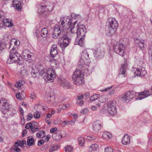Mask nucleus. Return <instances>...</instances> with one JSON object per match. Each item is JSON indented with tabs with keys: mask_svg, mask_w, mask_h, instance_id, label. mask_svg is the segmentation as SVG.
Here are the masks:
<instances>
[{
	"mask_svg": "<svg viewBox=\"0 0 152 152\" xmlns=\"http://www.w3.org/2000/svg\"><path fill=\"white\" fill-rule=\"evenodd\" d=\"M150 95V94L149 91H144L139 93L138 96L136 99L137 100H141L149 96Z\"/></svg>",
	"mask_w": 152,
	"mask_h": 152,
	"instance_id": "19",
	"label": "nucleus"
},
{
	"mask_svg": "<svg viewBox=\"0 0 152 152\" xmlns=\"http://www.w3.org/2000/svg\"><path fill=\"white\" fill-rule=\"evenodd\" d=\"M38 69L36 68H33L31 71V75L33 77L35 78L39 75L41 76V70L39 72Z\"/></svg>",
	"mask_w": 152,
	"mask_h": 152,
	"instance_id": "28",
	"label": "nucleus"
},
{
	"mask_svg": "<svg viewBox=\"0 0 152 152\" xmlns=\"http://www.w3.org/2000/svg\"><path fill=\"white\" fill-rule=\"evenodd\" d=\"M54 31L52 34V37L54 39L59 38L58 44L62 48L64 49L69 45L70 39L67 37L66 33L67 32L63 31L60 28L59 26H55L54 28Z\"/></svg>",
	"mask_w": 152,
	"mask_h": 152,
	"instance_id": "1",
	"label": "nucleus"
},
{
	"mask_svg": "<svg viewBox=\"0 0 152 152\" xmlns=\"http://www.w3.org/2000/svg\"><path fill=\"white\" fill-rule=\"evenodd\" d=\"M45 133L43 130H40L36 133L37 137L38 139L42 138L45 136Z\"/></svg>",
	"mask_w": 152,
	"mask_h": 152,
	"instance_id": "32",
	"label": "nucleus"
},
{
	"mask_svg": "<svg viewBox=\"0 0 152 152\" xmlns=\"http://www.w3.org/2000/svg\"><path fill=\"white\" fill-rule=\"evenodd\" d=\"M99 149L98 145L96 144H92L88 148L89 152H94Z\"/></svg>",
	"mask_w": 152,
	"mask_h": 152,
	"instance_id": "31",
	"label": "nucleus"
},
{
	"mask_svg": "<svg viewBox=\"0 0 152 152\" xmlns=\"http://www.w3.org/2000/svg\"><path fill=\"white\" fill-rule=\"evenodd\" d=\"M61 120L60 119H58L57 121H55L54 122V124H58L61 123Z\"/></svg>",
	"mask_w": 152,
	"mask_h": 152,
	"instance_id": "61",
	"label": "nucleus"
},
{
	"mask_svg": "<svg viewBox=\"0 0 152 152\" xmlns=\"http://www.w3.org/2000/svg\"><path fill=\"white\" fill-rule=\"evenodd\" d=\"M57 82L58 84L65 88H69L70 87L69 83L63 77L58 78Z\"/></svg>",
	"mask_w": 152,
	"mask_h": 152,
	"instance_id": "14",
	"label": "nucleus"
},
{
	"mask_svg": "<svg viewBox=\"0 0 152 152\" xmlns=\"http://www.w3.org/2000/svg\"><path fill=\"white\" fill-rule=\"evenodd\" d=\"M79 144L81 146L84 145V139L82 137H80L78 138Z\"/></svg>",
	"mask_w": 152,
	"mask_h": 152,
	"instance_id": "42",
	"label": "nucleus"
},
{
	"mask_svg": "<svg viewBox=\"0 0 152 152\" xmlns=\"http://www.w3.org/2000/svg\"><path fill=\"white\" fill-rule=\"evenodd\" d=\"M130 136L127 134H125L122 139L121 142L123 145H126L130 143Z\"/></svg>",
	"mask_w": 152,
	"mask_h": 152,
	"instance_id": "21",
	"label": "nucleus"
},
{
	"mask_svg": "<svg viewBox=\"0 0 152 152\" xmlns=\"http://www.w3.org/2000/svg\"><path fill=\"white\" fill-rule=\"evenodd\" d=\"M99 97V95L95 94L92 95L90 98V100L91 101H94L96 100Z\"/></svg>",
	"mask_w": 152,
	"mask_h": 152,
	"instance_id": "43",
	"label": "nucleus"
},
{
	"mask_svg": "<svg viewBox=\"0 0 152 152\" xmlns=\"http://www.w3.org/2000/svg\"><path fill=\"white\" fill-rule=\"evenodd\" d=\"M34 139L32 137H28L27 140V144L29 146L32 145L34 143Z\"/></svg>",
	"mask_w": 152,
	"mask_h": 152,
	"instance_id": "35",
	"label": "nucleus"
},
{
	"mask_svg": "<svg viewBox=\"0 0 152 152\" xmlns=\"http://www.w3.org/2000/svg\"><path fill=\"white\" fill-rule=\"evenodd\" d=\"M30 97L32 99H34L36 98V96L34 93H32L30 95Z\"/></svg>",
	"mask_w": 152,
	"mask_h": 152,
	"instance_id": "58",
	"label": "nucleus"
},
{
	"mask_svg": "<svg viewBox=\"0 0 152 152\" xmlns=\"http://www.w3.org/2000/svg\"><path fill=\"white\" fill-rule=\"evenodd\" d=\"M33 117V115L31 113H29L27 116L26 120L27 121L31 120L32 118Z\"/></svg>",
	"mask_w": 152,
	"mask_h": 152,
	"instance_id": "51",
	"label": "nucleus"
},
{
	"mask_svg": "<svg viewBox=\"0 0 152 152\" xmlns=\"http://www.w3.org/2000/svg\"><path fill=\"white\" fill-rule=\"evenodd\" d=\"M148 53L152 57V44L149 47Z\"/></svg>",
	"mask_w": 152,
	"mask_h": 152,
	"instance_id": "55",
	"label": "nucleus"
},
{
	"mask_svg": "<svg viewBox=\"0 0 152 152\" xmlns=\"http://www.w3.org/2000/svg\"><path fill=\"white\" fill-rule=\"evenodd\" d=\"M2 20H3L2 22L3 23V25H4L5 26L11 27L13 26L12 23L10 19L7 18L4 19H3Z\"/></svg>",
	"mask_w": 152,
	"mask_h": 152,
	"instance_id": "29",
	"label": "nucleus"
},
{
	"mask_svg": "<svg viewBox=\"0 0 152 152\" xmlns=\"http://www.w3.org/2000/svg\"><path fill=\"white\" fill-rule=\"evenodd\" d=\"M106 31L107 34L111 36L114 34L118 26V24L116 20L112 17L109 18L106 23Z\"/></svg>",
	"mask_w": 152,
	"mask_h": 152,
	"instance_id": "3",
	"label": "nucleus"
},
{
	"mask_svg": "<svg viewBox=\"0 0 152 152\" xmlns=\"http://www.w3.org/2000/svg\"><path fill=\"white\" fill-rule=\"evenodd\" d=\"M115 92V90L112 89L110 90L109 92V94L110 95H113Z\"/></svg>",
	"mask_w": 152,
	"mask_h": 152,
	"instance_id": "59",
	"label": "nucleus"
},
{
	"mask_svg": "<svg viewBox=\"0 0 152 152\" xmlns=\"http://www.w3.org/2000/svg\"><path fill=\"white\" fill-rule=\"evenodd\" d=\"M27 133V131L26 129H24L23 132H22V136L23 137Z\"/></svg>",
	"mask_w": 152,
	"mask_h": 152,
	"instance_id": "64",
	"label": "nucleus"
},
{
	"mask_svg": "<svg viewBox=\"0 0 152 152\" xmlns=\"http://www.w3.org/2000/svg\"><path fill=\"white\" fill-rule=\"evenodd\" d=\"M24 83V82L23 81L20 80L16 83L15 86L17 88H19L22 86Z\"/></svg>",
	"mask_w": 152,
	"mask_h": 152,
	"instance_id": "39",
	"label": "nucleus"
},
{
	"mask_svg": "<svg viewBox=\"0 0 152 152\" xmlns=\"http://www.w3.org/2000/svg\"><path fill=\"white\" fill-rule=\"evenodd\" d=\"M137 93L133 91H129L124 93L120 96V99L122 102L128 103L132 100L135 97Z\"/></svg>",
	"mask_w": 152,
	"mask_h": 152,
	"instance_id": "9",
	"label": "nucleus"
},
{
	"mask_svg": "<svg viewBox=\"0 0 152 152\" xmlns=\"http://www.w3.org/2000/svg\"><path fill=\"white\" fill-rule=\"evenodd\" d=\"M115 104L116 102L115 101H110L107 104V113L111 115H115L117 114V109L115 106Z\"/></svg>",
	"mask_w": 152,
	"mask_h": 152,
	"instance_id": "10",
	"label": "nucleus"
},
{
	"mask_svg": "<svg viewBox=\"0 0 152 152\" xmlns=\"http://www.w3.org/2000/svg\"><path fill=\"white\" fill-rule=\"evenodd\" d=\"M29 53V51L27 50H25L23 51L22 53V56L23 58H24L25 59H26V55Z\"/></svg>",
	"mask_w": 152,
	"mask_h": 152,
	"instance_id": "45",
	"label": "nucleus"
},
{
	"mask_svg": "<svg viewBox=\"0 0 152 152\" xmlns=\"http://www.w3.org/2000/svg\"><path fill=\"white\" fill-rule=\"evenodd\" d=\"M0 103L2 104V109L8 110L10 109V106L8 102L5 101H3V100L1 101Z\"/></svg>",
	"mask_w": 152,
	"mask_h": 152,
	"instance_id": "33",
	"label": "nucleus"
},
{
	"mask_svg": "<svg viewBox=\"0 0 152 152\" xmlns=\"http://www.w3.org/2000/svg\"><path fill=\"white\" fill-rule=\"evenodd\" d=\"M33 125L32 124L30 123H28L26 125V129H31V127L32 126H33Z\"/></svg>",
	"mask_w": 152,
	"mask_h": 152,
	"instance_id": "52",
	"label": "nucleus"
},
{
	"mask_svg": "<svg viewBox=\"0 0 152 152\" xmlns=\"http://www.w3.org/2000/svg\"><path fill=\"white\" fill-rule=\"evenodd\" d=\"M88 109L87 108H85L80 111V113H82L85 114L88 112Z\"/></svg>",
	"mask_w": 152,
	"mask_h": 152,
	"instance_id": "60",
	"label": "nucleus"
},
{
	"mask_svg": "<svg viewBox=\"0 0 152 152\" xmlns=\"http://www.w3.org/2000/svg\"><path fill=\"white\" fill-rule=\"evenodd\" d=\"M104 152H113V150L111 147L108 146L105 148Z\"/></svg>",
	"mask_w": 152,
	"mask_h": 152,
	"instance_id": "44",
	"label": "nucleus"
},
{
	"mask_svg": "<svg viewBox=\"0 0 152 152\" xmlns=\"http://www.w3.org/2000/svg\"><path fill=\"white\" fill-rule=\"evenodd\" d=\"M134 41L135 45L138 46L140 50H143L144 49L145 45V41L144 40L136 38L134 39Z\"/></svg>",
	"mask_w": 152,
	"mask_h": 152,
	"instance_id": "17",
	"label": "nucleus"
},
{
	"mask_svg": "<svg viewBox=\"0 0 152 152\" xmlns=\"http://www.w3.org/2000/svg\"><path fill=\"white\" fill-rule=\"evenodd\" d=\"M69 122L68 121H63L61 124V126L62 127H64L66 125H68L69 124Z\"/></svg>",
	"mask_w": 152,
	"mask_h": 152,
	"instance_id": "47",
	"label": "nucleus"
},
{
	"mask_svg": "<svg viewBox=\"0 0 152 152\" xmlns=\"http://www.w3.org/2000/svg\"><path fill=\"white\" fill-rule=\"evenodd\" d=\"M71 19L73 20L72 24V26H74L77 22L79 23L82 21V18L80 15L71 13Z\"/></svg>",
	"mask_w": 152,
	"mask_h": 152,
	"instance_id": "13",
	"label": "nucleus"
},
{
	"mask_svg": "<svg viewBox=\"0 0 152 152\" xmlns=\"http://www.w3.org/2000/svg\"><path fill=\"white\" fill-rule=\"evenodd\" d=\"M86 138L87 140L92 141L95 140L96 139L95 137H92V136H88Z\"/></svg>",
	"mask_w": 152,
	"mask_h": 152,
	"instance_id": "53",
	"label": "nucleus"
},
{
	"mask_svg": "<svg viewBox=\"0 0 152 152\" xmlns=\"http://www.w3.org/2000/svg\"><path fill=\"white\" fill-rule=\"evenodd\" d=\"M20 146H23L24 145L26 144V141L22 140L21 141L18 140Z\"/></svg>",
	"mask_w": 152,
	"mask_h": 152,
	"instance_id": "49",
	"label": "nucleus"
},
{
	"mask_svg": "<svg viewBox=\"0 0 152 152\" xmlns=\"http://www.w3.org/2000/svg\"><path fill=\"white\" fill-rule=\"evenodd\" d=\"M102 123L99 120H96L92 124L93 130L95 132H98L101 129L102 127Z\"/></svg>",
	"mask_w": 152,
	"mask_h": 152,
	"instance_id": "16",
	"label": "nucleus"
},
{
	"mask_svg": "<svg viewBox=\"0 0 152 152\" xmlns=\"http://www.w3.org/2000/svg\"><path fill=\"white\" fill-rule=\"evenodd\" d=\"M102 136L104 139L107 140L110 139L112 137L111 133L107 132H104L102 134Z\"/></svg>",
	"mask_w": 152,
	"mask_h": 152,
	"instance_id": "30",
	"label": "nucleus"
},
{
	"mask_svg": "<svg viewBox=\"0 0 152 152\" xmlns=\"http://www.w3.org/2000/svg\"><path fill=\"white\" fill-rule=\"evenodd\" d=\"M31 132L33 133L40 130V129L38 126H35L34 125L32 126L31 128Z\"/></svg>",
	"mask_w": 152,
	"mask_h": 152,
	"instance_id": "40",
	"label": "nucleus"
},
{
	"mask_svg": "<svg viewBox=\"0 0 152 152\" xmlns=\"http://www.w3.org/2000/svg\"><path fill=\"white\" fill-rule=\"evenodd\" d=\"M20 43L18 39H13L11 40L9 49L11 47H12V49L10 52L9 58L7 62V64L17 63L18 64H20V56L19 53L16 52V50L17 46Z\"/></svg>",
	"mask_w": 152,
	"mask_h": 152,
	"instance_id": "2",
	"label": "nucleus"
},
{
	"mask_svg": "<svg viewBox=\"0 0 152 152\" xmlns=\"http://www.w3.org/2000/svg\"><path fill=\"white\" fill-rule=\"evenodd\" d=\"M125 47L122 43H117L113 47L114 51L122 56H124L125 54Z\"/></svg>",
	"mask_w": 152,
	"mask_h": 152,
	"instance_id": "11",
	"label": "nucleus"
},
{
	"mask_svg": "<svg viewBox=\"0 0 152 152\" xmlns=\"http://www.w3.org/2000/svg\"><path fill=\"white\" fill-rule=\"evenodd\" d=\"M128 65L127 64V61L126 59H125L124 63V64L122 65L121 68L120 69L119 74L123 75L124 77L125 76V75L126 69L127 68Z\"/></svg>",
	"mask_w": 152,
	"mask_h": 152,
	"instance_id": "22",
	"label": "nucleus"
},
{
	"mask_svg": "<svg viewBox=\"0 0 152 152\" xmlns=\"http://www.w3.org/2000/svg\"><path fill=\"white\" fill-rule=\"evenodd\" d=\"M73 20L70 19L68 16H62L60 18V20L58 22L59 27L61 30L67 32V30L70 29L72 27Z\"/></svg>",
	"mask_w": 152,
	"mask_h": 152,
	"instance_id": "5",
	"label": "nucleus"
},
{
	"mask_svg": "<svg viewBox=\"0 0 152 152\" xmlns=\"http://www.w3.org/2000/svg\"><path fill=\"white\" fill-rule=\"evenodd\" d=\"M40 74L41 76L44 78L46 77L50 82H53L54 79L56 77V74L54 70L51 68H48L47 70L42 69Z\"/></svg>",
	"mask_w": 152,
	"mask_h": 152,
	"instance_id": "8",
	"label": "nucleus"
},
{
	"mask_svg": "<svg viewBox=\"0 0 152 152\" xmlns=\"http://www.w3.org/2000/svg\"><path fill=\"white\" fill-rule=\"evenodd\" d=\"M14 7L18 11H20L22 9L21 3L19 1L13 0L12 1Z\"/></svg>",
	"mask_w": 152,
	"mask_h": 152,
	"instance_id": "25",
	"label": "nucleus"
},
{
	"mask_svg": "<svg viewBox=\"0 0 152 152\" xmlns=\"http://www.w3.org/2000/svg\"><path fill=\"white\" fill-rule=\"evenodd\" d=\"M147 74V72L144 67H140L135 69L134 74L135 75L142 77L145 76Z\"/></svg>",
	"mask_w": 152,
	"mask_h": 152,
	"instance_id": "12",
	"label": "nucleus"
},
{
	"mask_svg": "<svg viewBox=\"0 0 152 152\" xmlns=\"http://www.w3.org/2000/svg\"><path fill=\"white\" fill-rule=\"evenodd\" d=\"M57 130V129L56 127L52 128L50 130V132L53 133L55 132H56Z\"/></svg>",
	"mask_w": 152,
	"mask_h": 152,
	"instance_id": "57",
	"label": "nucleus"
},
{
	"mask_svg": "<svg viewBox=\"0 0 152 152\" xmlns=\"http://www.w3.org/2000/svg\"><path fill=\"white\" fill-rule=\"evenodd\" d=\"M34 117L36 118H38L40 117V114L39 112H35L34 114Z\"/></svg>",
	"mask_w": 152,
	"mask_h": 152,
	"instance_id": "48",
	"label": "nucleus"
},
{
	"mask_svg": "<svg viewBox=\"0 0 152 152\" xmlns=\"http://www.w3.org/2000/svg\"><path fill=\"white\" fill-rule=\"evenodd\" d=\"M75 42V45H78L81 47H83L84 43V36H77Z\"/></svg>",
	"mask_w": 152,
	"mask_h": 152,
	"instance_id": "20",
	"label": "nucleus"
},
{
	"mask_svg": "<svg viewBox=\"0 0 152 152\" xmlns=\"http://www.w3.org/2000/svg\"><path fill=\"white\" fill-rule=\"evenodd\" d=\"M6 43L4 41H0V50H3L6 47Z\"/></svg>",
	"mask_w": 152,
	"mask_h": 152,
	"instance_id": "41",
	"label": "nucleus"
},
{
	"mask_svg": "<svg viewBox=\"0 0 152 152\" xmlns=\"http://www.w3.org/2000/svg\"><path fill=\"white\" fill-rule=\"evenodd\" d=\"M26 59H25L26 60H30L31 58V56L29 54V52L28 53V54L26 55Z\"/></svg>",
	"mask_w": 152,
	"mask_h": 152,
	"instance_id": "56",
	"label": "nucleus"
},
{
	"mask_svg": "<svg viewBox=\"0 0 152 152\" xmlns=\"http://www.w3.org/2000/svg\"><path fill=\"white\" fill-rule=\"evenodd\" d=\"M16 98L18 99H21V96L20 95V93H17L16 94Z\"/></svg>",
	"mask_w": 152,
	"mask_h": 152,
	"instance_id": "63",
	"label": "nucleus"
},
{
	"mask_svg": "<svg viewBox=\"0 0 152 152\" xmlns=\"http://www.w3.org/2000/svg\"><path fill=\"white\" fill-rule=\"evenodd\" d=\"M48 34V30L47 28H45L42 29L41 31V36L44 38L47 36Z\"/></svg>",
	"mask_w": 152,
	"mask_h": 152,
	"instance_id": "34",
	"label": "nucleus"
},
{
	"mask_svg": "<svg viewBox=\"0 0 152 152\" xmlns=\"http://www.w3.org/2000/svg\"><path fill=\"white\" fill-rule=\"evenodd\" d=\"M84 70L83 69H77L74 72L72 77V79H75L76 78L84 76Z\"/></svg>",
	"mask_w": 152,
	"mask_h": 152,
	"instance_id": "18",
	"label": "nucleus"
},
{
	"mask_svg": "<svg viewBox=\"0 0 152 152\" xmlns=\"http://www.w3.org/2000/svg\"><path fill=\"white\" fill-rule=\"evenodd\" d=\"M93 51L92 49H87L84 50L81 54L79 61L80 63V65L78 66L79 67L83 65V66L86 63H89L90 62V59L92 57Z\"/></svg>",
	"mask_w": 152,
	"mask_h": 152,
	"instance_id": "4",
	"label": "nucleus"
},
{
	"mask_svg": "<svg viewBox=\"0 0 152 152\" xmlns=\"http://www.w3.org/2000/svg\"><path fill=\"white\" fill-rule=\"evenodd\" d=\"M104 49L98 48L94 53V57L97 59H99L103 58L104 55Z\"/></svg>",
	"mask_w": 152,
	"mask_h": 152,
	"instance_id": "15",
	"label": "nucleus"
},
{
	"mask_svg": "<svg viewBox=\"0 0 152 152\" xmlns=\"http://www.w3.org/2000/svg\"><path fill=\"white\" fill-rule=\"evenodd\" d=\"M4 12L3 11H0V29L3 26V23H2V20L1 19L2 17H4Z\"/></svg>",
	"mask_w": 152,
	"mask_h": 152,
	"instance_id": "38",
	"label": "nucleus"
},
{
	"mask_svg": "<svg viewBox=\"0 0 152 152\" xmlns=\"http://www.w3.org/2000/svg\"><path fill=\"white\" fill-rule=\"evenodd\" d=\"M77 103L80 106H82L84 104V101L82 100H77Z\"/></svg>",
	"mask_w": 152,
	"mask_h": 152,
	"instance_id": "50",
	"label": "nucleus"
},
{
	"mask_svg": "<svg viewBox=\"0 0 152 152\" xmlns=\"http://www.w3.org/2000/svg\"><path fill=\"white\" fill-rule=\"evenodd\" d=\"M72 34H73L75 36L85 37L86 32L85 26L83 24H78L77 27L72 26L70 29Z\"/></svg>",
	"mask_w": 152,
	"mask_h": 152,
	"instance_id": "7",
	"label": "nucleus"
},
{
	"mask_svg": "<svg viewBox=\"0 0 152 152\" xmlns=\"http://www.w3.org/2000/svg\"><path fill=\"white\" fill-rule=\"evenodd\" d=\"M65 136H63L59 132H56L53 133L52 135L53 139L55 141H59Z\"/></svg>",
	"mask_w": 152,
	"mask_h": 152,
	"instance_id": "24",
	"label": "nucleus"
},
{
	"mask_svg": "<svg viewBox=\"0 0 152 152\" xmlns=\"http://www.w3.org/2000/svg\"><path fill=\"white\" fill-rule=\"evenodd\" d=\"M44 142L45 141L44 140H41L38 141V145L39 146H41V145L43 144Z\"/></svg>",
	"mask_w": 152,
	"mask_h": 152,
	"instance_id": "54",
	"label": "nucleus"
},
{
	"mask_svg": "<svg viewBox=\"0 0 152 152\" xmlns=\"http://www.w3.org/2000/svg\"><path fill=\"white\" fill-rule=\"evenodd\" d=\"M58 54L57 51V46L56 45H53L52 47L50 52V55L51 57H54Z\"/></svg>",
	"mask_w": 152,
	"mask_h": 152,
	"instance_id": "27",
	"label": "nucleus"
},
{
	"mask_svg": "<svg viewBox=\"0 0 152 152\" xmlns=\"http://www.w3.org/2000/svg\"><path fill=\"white\" fill-rule=\"evenodd\" d=\"M59 107L63 110H66V107L65 104L60 105L59 106Z\"/></svg>",
	"mask_w": 152,
	"mask_h": 152,
	"instance_id": "62",
	"label": "nucleus"
},
{
	"mask_svg": "<svg viewBox=\"0 0 152 152\" xmlns=\"http://www.w3.org/2000/svg\"><path fill=\"white\" fill-rule=\"evenodd\" d=\"M8 111H10L12 112V113L11 114V115H13L15 113H16V110L15 108H10Z\"/></svg>",
	"mask_w": 152,
	"mask_h": 152,
	"instance_id": "46",
	"label": "nucleus"
},
{
	"mask_svg": "<svg viewBox=\"0 0 152 152\" xmlns=\"http://www.w3.org/2000/svg\"><path fill=\"white\" fill-rule=\"evenodd\" d=\"M107 100L106 96L105 95H103L101 96L99 95L98 98V100L101 103H103L106 102Z\"/></svg>",
	"mask_w": 152,
	"mask_h": 152,
	"instance_id": "36",
	"label": "nucleus"
},
{
	"mask_svg": "<svg viewBox=\"0 0 152 152\" xmlns=\"http://www.w3.org/2000/svg\"><path fill=\"white\" fill-rule=\"evenodd\" d=\"M54 4L52 3L47 2L42 3L38 7V12L40 15H42L44 12L48 13L51 12L53 10Z\"/></svg>",
	"mask_w": 152,
	"mask_h": 152,
	"instance_id": "6",
	"label": "nucleus"
},
{
	"mask_svg": "<svg viewBox=\"0 0 152 152\" xmlns=\"http://www.w3.org/2000/svg\"><path fill=\"white\" fill-rule=\"evenodd\" d=\"M84 76L76 78L75 79H73L74 83L77 85H80L83 84L84 82Z\"/></svg>",
	"mask_w": 152,
	"mask_h": 152,
	"instance_id": "26",
	"label": "nucleus"
},
{
	"mask_svg": "<svg viewBox=\"0 0 152 152\" xmlns=\"http://www.w3.org/2000/svg\"><path fill=\"white\" fill-rule=\"evenodd\" d=\"M20 73L21 76L23 78H24L27 76L28 74V71L26 66H23L21 68Z\"/></svg>",
	"mask_w": 152,
	"mask_h": 152,
	"instance_id": "23",
	"label": "nucleus"
},
{
	"mask_svg": "<svg viewBox=\"0 0 152 152\" xmlns=\"http://www.w3.org/2000/svg\"><path fill=\"white\" fill-rule=\"evenodd\" d=\"M64 148L66 152H72L73 150V147L70 145L66 146Z\"/></svg>",
	"mask_w": 152,
	"mask_h": 152,
	"instance_id": "37",
	"label": "nucleus"
}]
</instances>
